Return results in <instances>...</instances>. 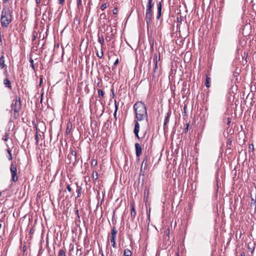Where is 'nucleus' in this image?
I'll return each mask as SVG.
<instances>
[{
	"label": "nucleus",
	"mask_w": 256,
	"mask_h": 256,
	"mask_svg": "<svg viewBox=\"0 0 256 256\" xmlns=\"http://www.w3.org/2000/svg\"><path fill=\"white\" fill-rule=\"evenodd\" d=\"M134 109L138 120H143L148 118L146 106L142 102H136L134 106Z\"/></svg>",
	"instance_id": "nucleus-1"
},
{
	"label": "nucleus",
	"mask_w": 256,
	"mask_h": 256,
	"mask_svg": "<svg viewBox=\"0 0 256 256\" xmlns=\"http://www.w3.org/2000/svg\"><path fill=\"white\" fill-rule=\"evenodd\" d=\"M12 14L8 8H4L2 12L0 18L1 24L2 27H7L12 22Z\"/></svg>",
	"instance_id": "nucleus-2"
},
{
	"label": "nucleus",
	"mask_w": 256,
	"mask_h": 256,
	"mask_svg": "<svg viewBox=\"0 0 256 256\" xmlns=\"http://www.w3.org/2000/svg\"><path fill=\"white\" fill-rule=\"evenodd\" d=\"M21 106L20 98L19 96H16L11 104V112L14 118H17L18 117Z\"/></svg>",
	"instance_id": "nucleus-3"
},
{
	"label": "nucleus",
	"mask_w": 256,
	"mask_h": 256,
	"mask_svg": "<svg viewBox=\"0 0 256 256\" xmlns=\"http://www.w3.org/2000/svg\"><path fill=\"white\" fill-rule=\"evenodd\" d=\"M10 172L12 174V180L14 182L18 180V176L17 172V168L16 164L12 162L10 164Z\"/></svg>",
	"instance_id": "nucleus-4"
},
{
	"label": "nucleus",
	"mask_w": 256,
	"mask_h": 256,
	"mask_svg": "<svg viewBox=\"0 0 256 256\" xmlns=\"http://www.w3.org/2000/svg\"><path fill=\"white\" fill-rule=\"evenodd\" d=\"M117 233L118 230L114 226L111 230L110 236L108 235V237L110 238V242L114 248H116V238Z\"/></svg>",
	"instance_id": "nucleus-5"
},
{
	"label": "nucleus",
	"mask_w": 256,
	"mask_h": 256,
	"mask_svg": "<svg viewBox=\"0 0 256 256\" xmlns=\"http://www.w3.org/2000/svg\"><path fill=\"white\" fill-rule=\"evenodd\" d=\"M68 159L69 160V163L72 162H75L76 160V152L74 150H72L71 152L68 155Z\"/></svg>",
	"instance_id": "nucleus-6"
},
{
	"label": "nucleus",
	"mask_w": 256,
	"mask_h": 256,
	"mask_svg": "<svg viewBox=\"0 0 256 256\" xmlns=\"http://www.w3.org/2000/svg\"><path fill=\"white\" fill-rule=\"evenodd\" d=\"M140 131V124L137 120L134 121V132L136 136L138 138L140 139V138L138 135V132Z\"/></svg>",
	"instance_id": "nucleus-7"
},
{
	"label": "nucleus",
	"mask_w": 256,
	"mask_h": 256,
	"mask_svg": "<svg viewBox=\"0 0 256 256\" xmlns=\"http://www.w3.org/2000/svg\"><path fill=\"white\" fill-rule=\"evenodd\" d=\"M148 164V160L147 156H146L144 159L142 160L141 168H140V172H142V169L144 170H146L147 168V166Z\"/></svg>",
	"instance_id": "nucleus-8"
},
{
	"label": "nucleus",
	"mask_w": 256,
	"mask_h": 256,
	"mask_svg": "<svg viewBox=\"0 0 256 256\" xmlns=\"http://www.w3.org/2000/svg\"><path fill=\"white\" fill-rule=\"evenodd\" d=\"M136 154L137 157H139L142 154V148L138 143L135 144Z\"/></svg>",
	"instance_id": "nucleus-9"
},
{
	"label": "nucleus",
	"mask_w": 256,
	"mask_h": 256,
	"mask_svg": "<svg viewBox=\"0 0 256 256\" xmlns=\"http://www.w3.org/2000/svg\"><path fill=\"white\" fill-rule=\"evenodd\" d=\"M153 62L154 64V68L153 70L154 73H156L158 70V57L156 54H154V57L153 58Z\"/></svg>",
	"instance_id": "nucleus-10"
},
{
	"label": "nucleus",
	"mask_w": 256,
	"mask_h": 256,
	"mask_svg": "<svg viewBox=\"0 0 256 256\" xmlns=\"http://www.w3.org/2000/svg\"><path fill=\"white\" fill-rule=\"evenodd\" d=\"M130 208H131L130 216H131V218L134 220L136 216V212L135 210L134 202L131 203Z\"/></svg>",
	"instance_id": "nucleus-11"
},
{
	"label": "nucleus",
	"mask_w": 256,
	"mask_h": 256,
	"mask_svg": "<svg viewBox=\"0 0 256 256\" xmlns=\"http://www.w3.org/2000/svg\"><path fill=\"white\" fill-rule=\"evenodd\" d=\"M152 13H146V20L148 26L151 22L152 18Z\"/></svg>",
	"instance_id": "nucleus-12"
},
{
	"label": "nucleus",
	"mask_w": 256,
	"mask_h": 256,
	"mask_svg": "<svg viewBox=\"0 0 256 256\" xmlns=\"http://www.w3.org/2000/svg\"><path fill=\"white\" fill-rule=\"evenodd\" d=\"M4 84L6 88L12 90V85L10 80L8 78H6L4 80Z\"/></svg>",
	"instance_id": "nucleus-13"
},
{
	"label": "nucleus",
	"mask_w": 256,
	"mask_h": 256,
	"mask_svg": "<svg viewBox=\"0 0 256 256\" xmlns=\"http://www.w3.org/2000/svg\"><path fill=\"white\" fill-rule=\"evenodd\" d=\"M161 12H162V4L161 2H160L158 4V15L156 16L157 19H159L161 16Z\"/></svg>",
	"instance_id": "nucleus-14"
},
{
	"label": "nucleus",
	"mask_w": 256,
	"mask_h": 256,
	"mask_svg": "<svg viewBox=\"0 0 256 256\" xmlns=\"http://www.w3.org/2000/svg\"><path fill=\"white\" fill-rule=\"evenodd\" d=\"M4 56L0 57V68L2 69L6 66L4 64Z\"/></svg>",
	"instance_id": "nucleus-15"
},
{
	"label": "nucleus",
	"mask_w": 256,
	"mask_h": 256,
	"mask_svg": "<svg viewBox=\"0 0 256 256\" xmlns=\"http://www.w3.org/2000/svg\"><path fill=\"white\" fill-rule=\"evenodd\" d=\"M132 256V252L128 248H126L124 251V256Z\"/></svg>",
	"instance_id": "nucleus-16"
},
{
	"label": "nucleus",
	"mask_w": 256,
	"mask_h": 256,
	"mask_svg": "<svg viewBox=\"0 0 256 256\" xmlns=\"http://www.w3.org/2000/svg\"><path fill=\"white\" fill-rule=\"evenodd\" d=\"M76 192L78 193L77 197L78 198L80 196L81 192H82V187L79 186L78 184H76Z\"/></svg>",
	"instance_id": "nucleus-17"
},
{
	"label": "nucleus",
	"mask_w": 256,
	"mask_h": 256,
	"mask_svg": "<svg viewBox=\"0 0 256 256\" xmlns=\"http://www.w3.org/2000/svg\"><path fill=\"white\" fill-rule=\"evenodd\" d=\"M92 178L94 180H96L98 178V174L96 170H93Z\"/></svg>",
	"instance_id": "nucleus-18"
},
{
	"label": "nucleus",
	"mask_w": 256,
	"mask_h": 256,
	"mask_svg": "<svg viewBox=\"0 0 256 256\" xmlns=\"http://www.w3.org/2000/svg\"><path fill=\"white\" fill-rule=\"evenodd\" d=\"M153 5L152 0H148V4L146 6V8L152 9Z\"/></svg>",
	"instance_id": "nucleus-19"
},
{
	"label": "nucleus",
	"mask_w": 256,
	"mask_h": 256,
	"mask_svg": "<svg viewBox=\"0 0 256 256\" xmlns=\"http://www.w3.org/2000/svg\"><path fill=\"white\" fill-rule=\"evenodd\" d=\"M114 104H115V110H114V117L116 120V119H117V118H116V112H117L118 110V106L116 104V100L114 101Z\"/></svg>",
	"instance_id": "nucleus-20"
},
{
	"label": "nucleus",
	"mask_w": 256,
	"mask_h": 256,
	"mask_svg": "<svg viewBox=\"0 0 256 256\" xmlns=\"http://www.w3.org/2000/svg\"><path fill=\"white\" fill-rule=\"evenodd\" d=\"M210 78L208 77V76H206L205 85L207 88H208L210 86Z\"/></svg>",
	"instance_id": "nucleus-21"
},
{
	"label": "nucleus",
	"mask_w": 256,
	"mask_h": 256,
	"mask_svg": "<svg viewBox=\"0 0 256 256\" xmlns=\"http://www.w3.org/2000/svg\"><path fill=\"white\" fill-rule=\"evenodd\" d=\"M98 97L100 98H102L104 95V91L102 90L99 89V90H98Z\"/></svg>",
	"instance_id": "nucleus-22"
},
{
	"label": "nucleus",
	"mask_w": 256,
	"mask_h": 256,
	"mask_svg": "<svg viewBox=\"0 0 256 256\" xmlns=\"http://www.w3.org/2000/svg\"><path fill=\"white\" fill-rule=\"evenodd\" d=\"M58 256H66L65 251L63 249H60Z\"/></svg>",
	"instance_id": "nucleus-23"
},
{
	"label": "nucleus",
	"mask_w": 256,
	"mask_h": 256,
	"mask_svg": "<svg viewBox=\"0 0 256 256\" xmlns=\"http://www.w3.org/2000/svg\"><path fill=\"white\" fill-rule=\"evenodd\" d=\"M8 138H9V134L7 132H6L4 136L2 139L3 140L6 142L8 140Z\"/></svg>",
	"instance_id": "nucleus-24"
},
{
	"label": "nucleus",
	"mask_w": 256,
	"mask_h": 256,
	"mask_svg": "<svg viewBox=\"0 0 256 256\" xmlns=\"http://www.w3.org/2000/svg\"><path fill=\"white\" fill-rule=\"evenodd\" d=\"M97 164H98V162H97V160H92V162H91V166H92V168L95 167L96 166H97Z\"/></svg>",
	"instance_id": "nucleus-25"
},
{
	"label": "nucleus",
	"mask_w": 256,
	"mask_h": 256,
	"mask_svg": "<svg viewBox=\"0 0 256 256\" xmlns=\"http://www.w3.org/2000/svg\"><path fill=\"white\" fill-rule=\"evenodd\" d=\"M170 118V114L169 113L167 114V115L165 118L164 122V126L166 124L167 122H168Z\"/></svg>",
	"instance_id": "nucleus-26"
},
{
	"label": "nucleus",
	"mask_w": 256,
	"mask_h": 256,
	"mask_svg": "<svg viewBox=\"0 0 256 256\" xmlns=\"http://www.w3.org/2000/svg\"><path fill=\"white\" fill-rule=\"evenodd\" d=\"M96 56L99 58H102L104 56V52H103L102 50L100 52H96Z\"/></svg>",
	"instance_id": "nucleus-27"
},
{
	"label": "nucleus",
	"mask_w": 256,
	"mask_h": 256,
	"mask_svg": "<svg viewBox=\"0 0 256 256\" xmlns=\"http://www.w3.org/2000/svg\"><path fill=\"white\" fill-rule=\"evenodd\" d=\"M30 66L33 69V70H35V68H34V60L32 58H30Z\"/></svg>",
	"instance_id": "nucleus-28"
},
{
	"label": "nucleus",
	"mask_w": 256,
	"mask_h": 256,
	"mask_svg": "<svg viewBox=\"0 0 256 256\" xmlns=\"http://www.w3.org/2000/svg\"><path fill=\"white\" fill-rule=\"evenodd\" d=\"M98 42L102 44L103 45L104 44V39L102 37H98Z\"/></svg>",
	"instance_id": "nucleus-29"
},
{
	"label": "nucleus",
	"mask_w": 256,
	"mask_h": 256,
	"mask_svg": "<svg viewBox=\"0 0 256 256\" xmlns=\"http://www.w3.org/2000/svg\"><path fill=\"white\" fill-rule=\"evenodd\" d=\"M35 140L36 141V144H38V142L39 138L38 135V133H36V136H35Z\"/></svg>",
	"instance_id": "nucleus-30"
},
{
	"label": "nucleus",
	"mask_w": 256,
	"mask_h": 256,
	"mask_svg": "<svg viewBox=\"0 0 256 256\" xmlns=\"http://www.w3.org/2000/svg\"><path fill=\"white\" fill-rule=\"evenodd\" d=\"M106 8V4H102L101 6V10H104Z\"/></svg>",
	"instance_id": "nucleus-31"
},
{
	"label": "nucleus",
	"mask_w": 256,
	"mask_h": 256,
	"mask_svg": "<svg viewBox=\"0 0 256 256\" xmlns=\"http://www.w3.org/2000/svg\"><path fill=\"white\" fill-rule=\"evenodd\" d=\"M66 188L70 192H72V188L70 186V184H68L67 186H66Z\"/></svg>",
	"instance_id": "nucleus-32"
},
{
	"label": "nucleus",
	"mask_w": 256,
	"mask_h": 256,
	"mask_svg": "<svg viewBox=\"0 0 256 256\" xmlns=\"http://www.w3.org/2000/svg\"><path fill=\"white\" fill-rule=\"evenodd\" d=\"M78 6H80L82 5V0H77Z\"/></svg>",
	"instance_id": "nucleus-33"
},
{
	"label": "nucleus",
	"mask_w": 256,
	"mask_h": 256,
	"mask_svg": "<svg viewBox=\"0 0 256 256\" xmlns=\"http://www.w3.org/2000/svg\"><path fill=\"white\" fill-rule=\"evenodd\" d=\"M188 126H189V124H187L186 125V127L184 128L185 132H186L188 131Z\"/></svg>",
	"instance_id": "nucleus-34"
},
{
	"label": "nucleus",
	"mask_w": 256,
	"mask_h": 256,
	"mask_svg": "<svg viewBox=\"0 0 256 256\" xmlns=\"http://www.w3.org/2000/svg\"><path fill=\"white\" fill-rule=\"evenodd\" d=\"M65 0H58V2L60 4H63Z\"/></svg>",
	"instance_id": "nucleus-35"
},
{
	"label": "nucleus",
	"mask_w": 256,
	"mask_h": 256,
	"mask_svg": "<svg viewBox=\"0 0 256 256\" xmlns=\"http://www.w3.org/2000/svg\"><path fill=\"white\" fill-rule=\"evenodd\" d=\"M152 9H148V8H146V13H152Z\"/></svg>",
	"instance_id": "nucleus-36"
},
{
	"label": "nucleus",
	"mask_w": 256,
	"mask_h": 256,
	"mask_svg": "<svg viewBox=\"0 0 256 256\" xmlns=\"http://www.w3.org/2000/svg\"><path fill=\"white\" fill-rule=\"evenodd\" d=\"M118 63V59L117 58L116 61L114 62V66H115L116 65H117Z\"/></svg>",
	"instance_id": "nucleus-37"
},
{
	"label": "nucleus",
	"mask_w": 256,
	"mask_h": 256,
	"mask_svg": "<svg viewBox=\"0 0 256 256\" xmlns=\"http://www.w3.org/2000/svg\"><path fill=\"white\" fill-rule=\"evenodd\" d=\"M12 152V150H10V148H8V149L7 150V152L8 154V155L12 154V152Z\"/></svg>",
	"instance_id": "nucleus-38"
},
{
	"label": "nucleus",
	"mask_w": 256,
	"mask_h": 256,
	"mask_svg": "<svg viewBox=\"0 0 256 256\" xmlns=\"http://www.w3.org/2000/svg\"><path fill=\"white\" fill-rule=\"evenodd\" d=\"M40 2H41V0H36V2L37 4V7L38 6V4H40Z\"/></svg>",
	"instance_id": "nucleus-39"
},
{
	"label": "nucleus",
	"mask_w": 256,
	"mask_h": 256,
	"mask_svg": "<svg viewBox=\"0 0 256 256\" xmlns=\"http://www.w3.org/2000/svg\"><path fill=\"white\" fill-rule=\"evenodd\" d=\"M166 236H169V234H170V230H169V229H168V228L166 230Z\"/></svg>",
	"instance_id": "nucleus-40"
},
{
	"label": "nucleus",
	"mask_w": 256,
	"mask_h": 256,
	"mask_svg": "<svg viewBox=\"0 0 256 256\" xmlns=\"http://www.w3.org/2000/svg\"><path fill=\"white\" fill-rule=\"evenodd\" d=\"M230 122H231V118H228L227 124L228 125H229Z\"/></svg>",
	"instance_id": "nucleus-41"
},
{
	"label": "nucleus",
	"mask_w": 256,
	"mask_h": 256,
	"mask_svg": "<svg viewBox=\"0 0 256 256\" xmlns=\"http://www.w3.org/2000/svg\"><path fill=\"white\" fill-rule=\"evenodd\" d=\"M12 154L8 155V160H12Z\"/></svg>",
	"instance_id": "nucleus-42"
},
{
	"label": "nucleus",
	"mask_w": 256,
	"mask_h": 256,
	"mask_svg": "<svg viewBox=\"0 0 256 256\" xmlns=\"http://www.w3.org/2000/svg\"><path fill=\"white\" fill-rule=\"evenodd\" d=\"M249 147H250V148H252V150H254L253 144L250 145Z\"/></svg>",
	"instance_id": "nucleus-43"
},
{
	"label": "nucleus",
	"mask_w": 256,
	"mask_h": 256,
	"mask_svg": "<svg viewBox=\"0 0 256 256\" xmlns=\"http://www.w3.org/2000/svg\"><path fill=\"white\" fill-rule=\"evenodd\" d=\"M250 250L251 252H252L254 250V248H250Z\"/></svg>",
	"instance_id": "nucleus-44"
},
{
	"label": "nucleus",
	"mask_w": 256,
	"mask_h": 256,
	"mask_svg": "<svg viewBox=\"0 0 256 256\" xmlns=\"http://www.w3.org/2000/svg\"><path fill=\"white\" fill-rule=\"evenodd\" d=\"M4 2H7L9 1V0H3Z\"/></svg>",
	"instance_id": "nucleus-45"
},
{
	"label": "nucleus",
	"mask_w": 256,
	"mask_h": 256,
	"mask_svg": "<svg viewBox=\"0 0 256 256\" xmlns=\"http://www.w3.org/2000/svg\"><path fill=\"white\" fill-rule=\"evenodd\" d=\"M42 78H41V79H40V84H41L42 83Z\"/></svg>",
	"instance_id": "nucleus-46"
},
{
	"label": "nucleus",
	"mask_w": 256,
	"mask_h": 256,
	"mask_svg": "<svg viewBox=\"0 0 256 256\" xmlns=\"http://www.w3.org/2000/svg\"><path fill=\"white\" fill-rule=\"evenodd\" d=\"M76 214H78V210H76Z\"/></svg>",
	"instance_id": "nucleus-47"
},
{
	"label": "nucleus",
	"mask_w": 256,
	"mask_h": 256,
	"mask_svg": "<svg viewBox=\"0 0 256 256\" xmlns=\"http://www.w3.org/2000/svg\"><path fill=\"white\" fill-rule=\"evenodd\" d=\"M240 256H244V253H242L240 254Z\"/></svg>",
	"instance_id": "nucleus-48"
},
{
	"label": "nucleus",
	"mask_w": 256,
	"mask_h": 256,
	"mask_svg": "<svg viewBox=\"0 0 256 256\" xmlns=\"http://www.w3.org/2000/svg\"><path fill=\"white\" fill-rule=\"evenodd\" d=\"M69 132V130H68V128H67V130H66V132Z\"/></svg>",
	"instance_id": "nucleus-49"
},
{
	"label": "nucleus",
	"mask_w": 256,
	"mask_h": 256,
	"mask_svg": "<svg viewBox=\"0 0 256 256\" xmlns=\"http://www.w3.org/2000/svg\"><path fill=\"white\" fill-rule=\"evenodd\" d=\"M69 132V130H68V128H67V130H66V132Z\"/></svg>",
	"instance_id": "nucleus-50"
},
{
	"label": "nucleus",
	"mask_w": 256,
	"mask_h": 256,
	"mask_svg": "<svg viewBox=\"0 0 256 256\" xmlns=\"http://www.w3.org/2000/svg\"><path fill=\"white\" fill-rule=\"evenodd\" d=\"M2 196V192H0V196Z\"/></svg>",
	"instance_id": "nucleus-51"
},
{
	"label": "nucleus",
	"mask_w": 256,
	"mask_h": 256,
	"mask_svg": "<svg viewBox=\"0 0 256 256\" xmlns=\"http://www.w3.org/2000/svg\"><path fill=\"white\" fill-rule=\"evenodd\" d=\"M2 227V224H0V228H1Z\"/></svg>",
	"instance_id": "nucleus-52"
}]
</instances>
